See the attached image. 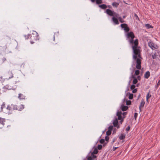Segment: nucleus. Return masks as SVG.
I'll use <instances>...</instances> for the list:
<instances>
[{
	"instance_id": "4d7b16f0",
	"label": "nucleus",
	"mask_w": 160,
	"mask_h": 160,
	"mask_svg": "<svg viewBox=\"0 0 160 160\" xmlns=\"http://www.w3.org/2000/svg\"><path fill=\"white\" fill-rule=\"evenodd\" d=\"M132 78H133V79H134V78H135V77L134 76H133V75H132Z\"/></svg>"
},
{
	"instance_id": "a18cd8bd",
	"label": "nucleus",
	"mask_w": 160,
	"mask_h": 160,
	"mask_svg": "<svg viewBox=\"0 0 160 160\" xmlns=\"http://www.w3.org/2000/svg\"><path fill=\"white\" fill-rule=\"evenodd\" d=\"M133 91H132V92L133 93H135L136 92H137V89H133Z\"/></svg>"
},
{
	"instance_id": "393cba45",
	"label": "nucleus",
	"mask_w": 160,
	"mask_h": 160,
	"mask_svg": "<svg viewBox=\"0 0 160 160\" xmlns=\"http://www.w3.org/2000/svg\"><path fill=\"white\" fill-rule=\"evenodd\" d=\"M133 94H130L129 93V98L130 99H132L133 98Z\"/></svg>"
},
{
	"instance_id": "052dcab7",
	"label": "nucleus",
	"mask_w": 160,
	"mask_h": 160,
	"mask_svg": "<svg viewBox=\"0 0 160 160\" xmlns=\"http://www.w3.org/2000/svg\"><path fill=\"white\" fill-rule=\"evenodd\" d=\"M18 97V98H19L20 97V94H19Z\"/></svg>"
},
{
	"instance_id": "c85d7f7f",
	"label": "nucleus",
	"mask_w": 160,
	"mask_h": 160,
	"mask_svg": "<svg viewBox=\"0 0 160 160\" xmlns=\"http://www.w3.org/2000/svg\"><path fill=\"white\" fill-rule=\"evenodd\" d=\"M146 27L148 28H151L152 27V26L149 24H147L145 25Z\"/></svg>"
},
{
	"instance_id": "f704fd0d",
	"label": "nucleus",
	"mask_w": 160,
	"mask_h": 160,
	"mask_svg": "<svg viewBox=\"0 0 160 160\" xmlns=\"http://www.w3.org/2000/svg\"><path fill=\"white\" fill-rule=\"evenodd\" d=\"M135 88V86L133 84H132V85H131V87H130V88H131V89H132V90H133V89H134Z\"/></svg>"
},
{
	"instance_id": "c03bdc74",
	"label": "nucleus",
	"mask_w": 160,
	"mask_h": 160,
	"mask_svg": "<svg viewBox=\"0 0 160 160\" xmlns=\"http://www.w3.org/2000/svg\"><path fill=\"white\" fill-rule=\"evenodd\" d=\"M112 126H110L108 127V130H110V131H111L112 130Z\"/></svg>"
},
{
	"instance_id": "9d476101",
	"label": "nucleus",
	"mask_w": 160,
	"mask_h": 160,
	"mask_svg": "<svg viewBox=\"0 0 160 160\" xmlns=\"http://www.w3.org/2000/svg\"><path fill=\"white\" fill-rule=\"evenodd\" d=\"M150 73L149 71L146 72L144 75V77L146 79H148L150 77Z\"/></svg>"
},
{
	"instance_id": "1a4fd4ad",
	"label": "nucleus",
	"mask_w": 160,
	"mask_h": 160,
	"mask_svg": "<svg viewBox=\"0 0 160 160\" xmlns=\"http://www.w3.org/2000/svg\"><path fill=\"white\" fill-rule=\"evenodd\" d=\"M7 77L8 79L11 78L13 77L12 73L11 72H9L7 74Z\"/></svg>"
},
{
	"instance_id": "2f4dec72",
	"label": "nucleus",
	"mask_w": 160,
	"mask_h": 160,
	"mask_svg": "<svg viewBox=\"0 0 160 160\" xmlns=\"http://www.w3.org/2000/svg\"><path fill=\"white\" fill-rule=\"evenodd\" d=\"M118 19L122 23L124 22V21L122 19L121 17H119Z\"/></svg>"
},
{
	"instance_id": "4c0bfd02",
	"label": "nucleus",
	"mask_w": 160,
	"mask_h": 160,
	"mask_svg": "<svg viewBox=\"0 0 160 160\" xmlns=\"http://www.w3.org/2000/svg\"><path fill=\"white\" fill-rule=\"evenodd\" d=\"M152 58L153 59H156V57H157L156 53L154 54L153 55H152Z\"/></svg>"
},
{
	"instance_id": "4468645a",
	"label": "nucleus",
	"mask_w": 160,
	"mask_h": 160,
	"mask_svg": "<svg viewBox=\"0 0 160 160\" xmlns=\"http://www.w3.org/2000/svg\"><path fill=\"white\" fill-rule=\"evenodd\" d=\"M125 138V135L124 134H121L119 137V138L121 140H123Z\"/></svg>"
},
{
	"instance_id": "ddd939ff",
	"label": "nucleus",
	"mask_w": 160,
	"mask_h": 160,
	"mask_svg": "<svg viewBox=\"0 0 160 160\" xmlns=\"http://www.w3.org/2000/svg\"><path fill=\"white\" fill-rule=\"evenodd\" d=\"M99 8H100L101 9H105L107 8V6L104 4H102L101 5H99Z\"/></svg>"
},
{
	"instance_id": "f8f14e48",
	"label": "nucleus",
	"mask_w": 160,
	"mask_h": 160,
	"mask_svg": "<svg viewBox=\"0 0 160 160\" xmlns=\"http://www.w3.org/2000/svg\"><path fill=\"white\" fill-rule=\"evenodd\" d=\"M119 4V2H114L112 3V5L114 7L117 8L118 7Z\"/></svg>"
},
{
	"instance_id": "7ed1b4c3",
	"label": "nucleus",
	"mask_w": 160,
	"mask_h": 160,
	"mask_svg": "<svg viewBox=\"0 0 160 160\" xmlns=\"http://www.w3.org/2000/svg\"><path fill=\"white\" fill-rule=\"evenodd\" d=\"M126 37L129 39V42L131 45H133L134 44L133 39L135 38V35L132 32H130L127 33Z\"/></svg>"
},
{
	"instance_id": "0eeeda50",
	"label": "nucleus",
	"mask_w": 160,
	"mask_h": 160,
	"mask_svg": "<svg viewBox=\"0 0 160 160\" xmlns=\"http://www.w3.org/2000/svg\"><path fill=\"white\" fill-rule=\"evenodd\" d=\"M145 103V102L143 100H141L140 105L139 106V109L140 110V112L141 111V108L143 107Z\"/></svg>"
},
{
	"instance_id": "0e129e2a",
	"label": "nucleus",
	"mask_w": 160,
	"mask_h": 160,
	"mask_svg": "<svg viewBox=\"0 0 160 160\" xmlns=\"http://www.w3.org/2000/svg\"><path fill=\"white\" fill-rule=\"evenodd\" d=\"M125 16H123V18H125Z\"/></svg>"
},
{
	"instance_id": "e433bc0d",
	"label": "nucleus",
	"mask_w": 160,
	"mask_h": 160,
	"mask_svg": "<svg viewBox=\"0 0 160 160\" xmlns=\"http://www.w3.org/2000/svg\"><path fill=\"white\" fill-rule=\"evenodd\" d=\"M102 148V145H99L98 146V149L101 150Z\"/></svg>"
},
{
	"instance_id": "20e7f679",
	"label": "nucleus",
	"mask_w": 160,
	"mask_h": 160,
	"mask_svg": "<svg viewBox=\"0 0 160 160\" xmlns=\"http://www.w3.org/2000/svg\"><path fill=\"white\" fill-rule=\"evenodd\" d=\"M148 46L152 49H157L158 48V46L157 45L155 44L152 41L148 42Z\"/></svg>"
},
{
	"instance_id": "423d86ee",
	"label": "nucleus",
	"mask_w": 160,
	"mask_h": 160,
	"mask_svg": "<svg viewBox=\"0 0 160 160\" xmlns=\"http://www.w3.org/2000/svg\"><path fill=\"white\" fill-rule=\"evenodd\" d=\"M17 107V105L12 104L11 105H8L7 107V109L8 110H12V109H15L14 107Z\"/></svg>"
},
{
	"instance_id": "e2e57ef3",
	"label": "nucleus",
	"mask_w": 160,
	"mask_h": 160,
	"mask_svg": "<svg viewBox=\"0 0 160 160\" xmlns=\"http://www.w3.org/2000/svg\"><path fill=\"white\" fill-rule=\"evenodd\" d=\"M54 40H55V37H54Z\"/></svg>"
},
{
	"instance_id": "bf43d9fd",
	"label": "nucleus",
	"mask_w": 160,
	"mask_h": 160,
	"mask_svg": "<svg viewBox=\"0 0 160 160\" xmlns=\"http://www.w3.org/2000/svg\"><path fill=\"white\" fill-rule=\"evenodd\" d=\"M2 79V77L0 76V81H1Z\"/></svg>"
},
{
	"instance_id": "f3484780",
	"label": "nucleus",
	"mask_w": 160,
	"mask_h": 160,
	"mask_svg": "<svg viewBox=\"0 0 160 160\" xmlns=\"http://www.w3.org/2000/svg\"><path fill=\"white\" fill-rule=\"evenodd\" d=\"M105 12L111 16H112L113 14L112 11H105Z\"/></svg>"
},
{
	"instance_id": "09e8293b",
	"label": "nucleus",
	"mask_w": 160,
	"mask_h": 160,
	"mask_svg": "<svg viewBox=\"0 0 160 160\" xmlns=\"http://www.w3.org/2000/svg\"><path fill=\"white\" fill-rule=\"evenodd\" d=\"M88 160H93V159H92V158L91 157H88L87 158Z\"/></svg>"
},
{
	"instance_id": "39448f33",
	"label": "nucleus",
	"mask_w": 160,
	"mask_h": 160,
	"mask_svg": "<svg viewBox=\"0 0 160 160\" xmlns=\"http://www.w3.org/2000/svg\"><path fill=\"white\" fill-rule=\"evenodd\" d=\"M5 122V118L0 117V128H2L4 125Z\"/></svg>"
},
{
	"instance_id": "2eb2a0df",
	"label": "nucleus",
	"mask_w": 160,
	"mask_h": 160,
	"mask_svg": "<svg viewBox=\"0 0 160 160\" xmlns=\"http://www.w3.org/2000/svg\"><path fill=\"white\" fill-rule=\"evenodd\" d=\"M121 108L122 110L123 111H126L128 108V106L124 105H122Z\"/></svg>"
},
{
	"instance_id": "a878e982",
	"label": "nucleus",
	"mask_w": 160,
	"mask_h": 160,
	"mask_svg": "<svg viewBox=\"0 0 160 160\" xmlns=\"http://www.w3.org/2000/svg\"><path fill=\"white\" fill-rule=\"evenodd\" d=\"M138 82L137 79L136 78H134L133 80L132 83L133 84H136Z\"/></svg>"
},
{
	"instance_id": "c9c22d12",
	"label": "nucleus",
	"mask_w": 160,
	"mask_h": 160,
	"mask_svg": "<svg viewBox=\"0 0 160 160\" xmlns=\"http://www.w3.org/2000/svg\"><path fill=\"white\" fill-rule=\"evenodd\" d=\"M138 114L137 112H135L134 113V118L135 120H136L137 118L138 117Z\"/></svg>"
},
{
	"instance_id": "a19ab883",
	"label": "nucleus",
	"mask_w": 160,
	"mask_h": 160,
	"mask_svg": "<svg viewBox=\"0 0 160 160\" xmlns=\"http://www.w3.org/2000/svg\"><path fill=\"white\" fill-rule=\"evenodd\" d=\"M109 138L108 136H106L105 137V140L106 141L108 142L109 140Z\"/></svg>"
},
{
	"instance_id": "6ab92c4d",
	"label": "nucleus",
	"mask_w": 160,
	"mask_h": 160,
	"mask_svg": "<svg viewBox=\"0 0 160 160\" xmlns=\"http://www.w3.org/2000/svg\"><path fill=\"white\" fill-rule=\"evenodd\" d=\"M151 96V95L150 94V92L149 91L146 96V100L147 101H148L149 98H150Z\"/></svg>"
},
{
	"instance_id": "603ef678",
	"label": "nucleus",
	"mask_w": 160,
	"mask_h": 160,
	"mask_svg": "<svg viewBox=\"0 0 160 160\" xmlns=\"http://www.w3.org/2000/svg\"><path fill=\"white\" fill-rule=\"evenodd\" d=\"M123 118L122 119H121L120 121V122L121 124H122V122L123 121Z\"/></svg>"
},
{
	"instance_id": "13d9d810",
	"label": "nucleus",
	"mask_w": 160,
	"mask_h": 160,
	"mask_svg": "<svg viewBox=\"0 0 160 160\" xmlns=\"http://www.w3.org/2000/svg\"><path fill=\"white\" fill-rule=\"evenodd\" d=\"M14 108H15V109L14 110H17L18 108H17V107H14Z\"/></svg>"
},
{
	"instance_id": "dca6fc26",
	"label": "nucleus",
	"mask_w": 160,
	"mask_h": 160,
	"mask_svg": "<svg viewBox=\"0 0 160 160\" xmlns=\"http://www.w3.org/2000/svg\"><path fill=\"white\" fill-rule=\"evenodd\" d=\"M98 151L97 148H94L93 151L91 153V154H97Z\"/></svg>"
},
{
	"instance_id": "79ce46f5",
	"label": "nucleus",
	"mask_w": 160,
	"mask_h": 160,
	"mask_svg": "<svg viewBox=\"0 0 160 160\" xmlns=\"http://www.w3.org/2000/svg\"><path fill=\"white\" fill-rule=\"evenodd\" d=\"M118 116V120H120L122 119V115Z\"/></svg>"
},
{
	"instance_id": "412c9836",
	"label": "nucleus",
	"mask_w": 160,
	"mask_h": 160,
	"mask_svg": "<svg viewBox=\"0 0 160 160\" xmlns=\"http://www.w3.org/2000/svg\"><path fill=\"white\" fill-rule=\"evenodd\" d=\"M127 25L126 23H123L121 25V27L122 28H124V29L126 28V26L127 27Z\"/></svg>"
},
{
	"instance_id": "8fccbe9b",
	"label": "nucleus",
	"mask_w": 160,
	"mask_h": 160,
	"mask_svg": "<svg viewBox=\"0 0 160 160\" xmlns=\"http://www.w3.org/2000/svg\"><path fill=\"white\" fill-rule=\"evenodd\" d=\"M25 97L24 96H22V95L21 94V99H25Z\"/></svg>"
},
{
	"instance_id": "680f3d73",
	"label": "nucleus",
	"mask_w": 160,
	"mask_h": 160,
	"mask_svg": "<svg viewBox=\"0 0 160 160\" xmlns=\"http://www.w3.org/2000/svg\"><path fill=\"white\" fill-rule=\"evenodd\" d=\"M106 10H110L109 9H106Z\"/></svg>"
},
{
	"instance_id": "f03ea898",
	"label": "nucleus",
	"mask_w": 160,
	"mask_h": 160,
	"mask_svg": "<svg viewBox=\"0 0 160 160\" xmlns=\"http://www.w3.org/2000/svg\"><path fill=\"white\" fill-rule=\"evenodd\" d=\"M30 42L31 44H33L35 42L39 39L38 33L35 31H33L30 34Z\"/></svg>"
},
{
	"instance_id": "7c9ffc66",
	"label": "nucleus",
	"mask_w": 160,
	"mask_h": 160,
	"mask_svg": "<svg viewBox=\"0 0 160 160\" xmlns=\"http://www.w3.org/2000/svg\"><path fill=\"white\" fill-rule=\"evenodd\" d=\"M88 157H91L92 158V159H93V158H96L97 156L94 154H91V156H89Z\"/></svg>"
},
{
	"instance_id": "c756f323",
	"label": "nucleus",
	"mask_w": 160,
	"mask_h": 160,
	"mask_svg": "<svg viewBox=\"0 0 160 160\" xmlns=\"http://www.w3.org/2000/svg\"><path fill=\"white\" fill-rule=\"evenodd\" d=\"M122 112L121 111H118L117 113V115L119 116V115H122Z\"/></svg>"
},
{
	"instance_id": "ea45409f",
	"label": "nucleus",
	"mask_w": 160,
	"mask_h": 160,
	"mask_svg": "<svg viewBox=\"0 0 160 160\" xmlns=\"http://www.w3.org/2000/svg\"><path fill=\"white\" fill-rule=\"evenodd\" d=\"M130 128V126H128L127 127L126 130L127 131H129Z\"/></svg>"
},
{
	"instance_id": "473e14b6",
	"label": "nucleus",
	"mask_w": 160,
	"mask_h": 160,
	"mask_svg": "<svg viewBox=\"0 0 160 160\" xmlns=\"http://www.w3.org/2000/svg\"><path fill=\"white\" fill-rule=\"evenodd\" d=\"M131 104V102L130 100H128L127 101L126 104L128 105H129Z\"/></svg>"
},
{
	"instance_id": "49530a36",
	"label": "nucleus",
	"mask_w": 160,
	"mask_h": 160,
	"mask_svg": "<svg viewBox=\"0 0 160 160\" xmlns=\"http://www.w3.org/2000/svg\"><path fill=\"white\" fill-rule=\"evenodd\" d=\"M2 62H4L6 60V59L5 58H3L2 59Z\"/></svg>"
},
{
	"instance_id": "4be33fe9",
	"label": "nucleus",
	"mask_w": 160,
	"mask_h": 160,
	"mask_svg": "<svg viewBox=\"0 0 160 160\" xmlns=\"http://www.w3.org/2000/svg\"><path fill=\"white\" fill-rule=\"evenodd\" d=\"M96 3L99 4L102 3V0H96Z\"/></svg>"
},
{
	"instance_id": "37998d69",
	"label": "nucleus",
	"mask_w": 160,
	"mask_h": 160,
	"mask_svg": "<svg viewBox=\"0 0 160 160\" xmlns=\"http://www.w3.org/2000/svg\"><path fill=\"white\" fill-rule=\"evenodd\" d=\"M127 112H124L122 113V114L124 116L123 118H125V116L127 114Z\"/></svg>"
},
{
	"instance_id": "f257e3e1",
	"label": "nucleus",
	"mask_w": 160,
	"mask_h": 160,
	"mask_svg": "<svg viewBox=\"0 0 160 160\" xmlns=\"http://www.w3.org/2000/svg\"><path fill=\"white\" fill-rule=\"evenodd\" d=\"M138 40L136 39L134 40V44L132 45V48L134 54L133 58L134 59H136V68L140 69L141 68V62L140 58L142 59V58L141 56V50L140 49V47H138Z\"/></svg>"
},
{
	"instance_id": "cd10ccee",
	"label": "nucleus",
	"mask_w": 160,
	"mask_h": 160,
	"mask_svg": "<svg viewBox=\"0 0 160 160\" xmlns=\"http://www.w3.org/2000/svg\"><path fill=\"white\" fill-rule=\"evenodd\" d=\"M111 131L110 130H108L106 132V134L107 136H109L111 135Z\"/></svg>"
},
{
	"instance_id": "a211bd4d",
	"label": "nucleus",
	"mask_w": 160,
	"mask_h": 160,
	"mask_svg": "<svg viewBox=\"0 0 160 160\" xmlns=\"http://www.w3.org/2000/svg\"><path fill=\"white\" fill-rule=\"evenodd\" d=\"M112 19L113 22L115 23V24H119L118 20L117 18L113 17L112 18Z\"/></svg>"
},
{
	"instance_id": "5701e85b",
	"label": "nucleus",
	"mask_w": 160,
	"mask_h": 160,
	"mask_svg": "<svg viewBox=\"0 0 160 160\" xmlns=\"http://www.w3.org/2000/svg\"><path fill=\"white\" fill-rule=\"evenodd\" d=\"M134 17L136 20L139 21V19L138 16L135 13H134Z\"/></svg>"
},
{
	"instance_id": "de8ad7c7",
	"label": "nucleus",
	"mask_w": 160,
	"mask_h": 160,
	"mask_svg": "<svg viewBox=\"0 0 160 160\" xmlns=\"http://www.w3.org/2000/svg\"><path fill=\"white\" fill-rule=\"evenodd\" d=\"M24 106L23 105H21V109H22L24 108Z\"/></svg>"
},
{
	"instance_id": "58836bf2",
	"label": "nucleus",
	"mask_w": 160,
	"mask_h": 160,
	"mask_svg": "<svg viewBox=\"0 0 160 160\" xmlns=\"http://www.w3.org/2000/svg\"><path fill=\"white\" fill-rule=\"evenodd\" d=\"M105 142V140L104 139H101L100 140V142L102 144L103 143Z\"/></svg>"
},
{
	"instance_id": "bb28decb",
	"label": "nucleus",
	"mask_w": 160,
	"mask_h": 160,
	"mask_svg": "<svg viewBox=\"0 0 160 160\" xmlns=\"http://www.w3.org/2000/svg\"><path fill=\"white\" fill-rule=\"evenodd\" d=\"M140 71L138 70H137L135 71V74L136 75H138L139 74Z\"/></svg>"
},
{
	"instance_id": "6e6552de",
	"label": "nucleus",
	"mask_w": 160,
	"mask_h": 160,
	"mask_svg": "<svg viewBox=\"0 0 160 160\" xmlns=\"http://www.w3.org/2000/svg\"><path fill=\"white\" fill-rule=\"evenodd\" d=\"M118 119L116 118L113 122V124L115 127H117L118 128H119V126H118Z\"/></svg>"
},
{
	"instance_id": "5fc2aeb1",
	"label": "nucleus",
	"mask_w": 160,
	"mask_h": 160,
	"mask_svg": "<svg viewBox=\"0 0 160 160\" xmlns=\"http://www.w3.org/2000/svg\"><path fill=\"white\" fill-rule=\"evenodd\" d=\"M91 1L93 3H94L96 2V0H91Z\"/></svg>"
},
{
	"instance_id": "aec40b11",
	"label": "nucleus",
	"mask_w": 160,
	"mask_h": 160,
	"mask_svg": "<svg viewBox=\"0 0 160 160\" xmlns=\"http://www.w3.org/2000/svg\"><path fill=\"white\" fill-rule=\"evenodd\" d=\"M30 34H29L27 35H25L24 36L25 39H28L30 38Z\"/></svg>"
},
{
	"instance_id": "3c124183",
	"label": "nucleus",
	"mask_w": 160,
	"mask_h": 160,
	"mask_svg": "<svg viewBox=\"0 0 160 160\" xmlns=\"http://www.w3.org/2000/svg\"><path fill=\"white\" fill-rule=\"evenodd\" d=\"M107 8H112V6L111 5H108L107 6Z\"/></svg>"
},
{
	"instance_id": "b1692460",
	"label": "nucleus",
	"mask_w": 160,
	"mask_h": 160,
	"mask_svg": "<svg viewBox=\"0 0 160 160\" xmlns=\"http://www.w3.org/2000/svg\"><path fill=\"white\" fill-rule=\"evenodd\" d=\"M124 30L125 31V32H128L129 31L130 29L127 26V27L126 26V28H125Z\"/></svg>"
},
{
	"instance_id": "6e6d98bb",
	"label": "nucleus",
	"mask_w": 160,
	"mask_h": 160,
	"mask_svg": "<svg viewBox=\"0 0 160 160\" xmlns=\"http://www.w3.org/2000/svg\"><path fill=\"white\" fill-rule=\"evenodd\" d=\"M137 78L139 80H140V76H138L137 77Z\"/></svg>"
},
{
	"instance_id": "9b49d317",
	"label": "nucleus",
	"mask_w": 160,
	"mask_h": 160,
	"mask_svg": "<svg viewBox=\"0 0 160 160\" xmlns=\"http://www.w3.org/2000/svg\"><path fill=\"white\" fill-rule=\"evenodd\" d=\"M11 89V87L9 86L8 85H7L6 86H4L3 88V91H6L7 90H10Z\"/></svg>"
},
{
	"instance_id": "72a5a7b5",
	"label": "nucleus",
	"mask_w": 160,
	"mask_h": 160,
	"mask_svg": "<svg viewBox=\"0 0 160 160\" xmlns=\"http://www.w3.org/2000/svg\"><path fill=\"white\" fill-rule=\"evenodd\" d=\"M5 107V103L4 102H3L1 107V109L2 110L3 108Z\"/></svg>"
},
{
	"instance_id": "864d4df0",
	"label": "nucleus",
	"mask_w": 160,
	"mask_h": 160,
	"mask_svg": "<svg viewBox=\"0 0 160 160\" xmlns=\"http://www.w3.org/2000/svg\"><path fill=\"white\" fill-rule=\"evenodd\" d=\"M118 148V147H113V151L115 150Z\"/></svg>"
}]
</instances>
